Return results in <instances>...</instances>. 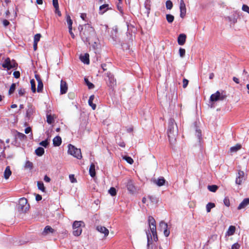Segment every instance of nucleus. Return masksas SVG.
Instances as JSON below:
<instances>
[{"mask_svg":"<svg viewBox=\"0 0 249 249\" xmlns=\"http://www.w3.org/2000/svg\"><path fill=\"white\" fill-rule=\"evenodd\" d=\"M85 226L82 221H75L72 225L73 234L74 236H79L82 231V227Z\"/></svg>","mask_w":249,"mask_h":249,"instance_id":"4","label":"nucleus"},{"mask_svg":"<svg viewBox=\"0 0 249 249\" xmlns=\"http://www.w3.org/2000/svg\"><path fill=\"white\" fill-rule=\"evenodd\" d=\"M30 83L31 85V89L33 92H35L36 91L35 81L34 79H32Z\"/></svg>","mask_w":249,"mask_h":249,"instance_id":"41","label":"nucleus"},{"mask_svg":"<svg viewBox=\"0 0 249 249\" xmlns=\"http://www.w3.org/2000/svg\"><path fill=\"white\" fill-rule=\"evenodd\" d=\"M33 163L32 162L30 161H27L25 164V168L29 169L30 170L32 169L33 168Z\"/></svg>","mask_w":249,"mask_h":249,"instance_id":"46","label":"nucleus"},{"mask_svg":"<svg viewBox=\"0 0 249 249\" xmlns=\"http://www.w3.org/2000/svg\"><path fill=\"white\" fill-rule=\"evenodd\" d=\"M180 17L184 18L186 15V9L185 4L183 0H180L179 4Z\"/></svg>","mask_w":249,"mask_h":249,"instance_id":"12","label":"nucleus"},{"mask_svg":"<svg viewBox=\"0 0 249 249\" xmlns=\"http://www.w3.org/2000/svg\"><path fill=\"white\" fill-rule=\"evenodd\" d=\"M13 75L16 78H18L20 77V72L19 71H15L14 72Z\"/></svg>","mask_w":249,"mask_h":249,"instance_id":"59","label":"nucleus"},{"mask_svg":"<svg viewBox=\"0 0 249 249\" xmlns=\"http://www.w3.org/2000/svg\"><path fill=\"white\" fill-rule=\"evenodd\" d=\"M69 178L71 183H74L76 182V179L74 178V176L73 175H70L69 176Z\"/></svg>","mask_w":249,"mask_h":249,"instance_id":"55","label":"nucleus"},{"mask_svg":"<svg viewBox=\"0 0 249 249\" xmlns=\"http://www.w3.org/2000/svg\"><path fill=\"white\" fill-rule=\"evenodd\" d=\"M94 35V29L88 25H85L84 28L81 27L80 31V35L82 40L86 43L90 44V38L92 35Z\"/></svg>","mask_w":249,"mask_h":249,"instance_id":"2","label":"nucleus"},{"mask_svg":"<svg viewBox=\"0 0 249 249\" xmlns=\"http://www.w3.org/2000/svg\"><path fill=\"white\" fill-rule=\"evenodd\" d=\"M55 231L53 229L51 226H46L42 232V234L43 235H46L48 234L49 233H53Z\"/></svg>","mask_w":249,"mask_h":249,"instance_id":"20","label":"nucleus"},{"mask_svg":"<svg viewBox=\"0 0 249 249\" xmlns=\"http://www.w3.org/2000/svg\"><path fill=\"white\" fill-rule=\"evenodd\" d=\"M69 32L70 34L71 37L72 38H74V37H75V36H74V34L73 33V32L72 31V28H69Z\"/></svg>","mask_w":249,"mask_h":249,"instance_id":"62","label":"nucleus"},{"mask_svg":"<svg viewBox=\"0 0 249 249\" xmlns=\"http://www.w3.org/2000/svg\"><path fill=\"white\" fill-rule=\"evenodd\" d=\"M25 93V89L20 88V89H18V94L19 96H23L24 95Z\"/></svg>","mask_w":249,"mask_h":249,"instance_id":"52","label":"nucleus"},{"mask_svg":"<svg viewBox=\"0 0 249 249\" xmlns=\"http://www.w3.org/2000/svg\"><path fill=\"white\" fill-rule=\"evenodd\" d=\"M43 84L42 81H39V82H38L37 91L38 92H42V91L43 90Z\"/></svg>","mask_w":249,"mask_h":249,"instance_id":"38","label":"nucleus"},{"mask_svg":"<svg viewBox=\"0 0 249 249\" xmlns=\"http://www.w3.org/2000/svg\"><path fill=\"white\" fill-rule=\"evenodd\" d=\"M42 196L40 195H36V199L37 201H40L42 199Z\"/></svg>","mask_w":249,"mask_h":249,"instance_id":"64","label":"nucleus"},{"mask_svg":"<svg viewBox=\"0 0 249 249\" xmlns=\"http://www.w3.org/2000/svg\"><path fill=\"white\" fill-rule=\"evenodd\" d=\"M17 65L16 63L14 61H11L10 58H6L2 64V66L4 68H6L7 70H10L12 68H15Z\"/></svg>","mask_w":249,"mask_h":249,"instance_id":"8","label":"nucleus"},{"mask_svg":"<svg viewBox=\"0 0 249 249\" xmlns=\"http://www.w3.org/2000/svg\"><path fill=\"white\" fill-rule=\"evenodd\" d=\"M123 159L125 160L127 162L130 164L133 163V160L130 157L125 156L123 157Z\"/></svg>","mask_w":249,"mask_h":249,"instance_id":"43","label":"nucleus"},{"mask_svg":"<svg viewBox=\"0 0 249 249\" xmlns=\"http://www.w3.org/2000/svg\"><path fill=\"white\" fill-rule=\"evenodd\" d=\"M2 23L4 26L6 27L10 24V22L7 20L4 19L2 21Z\"/></svg>","mask_w":249,"mask_h":249,"instance_id":"61","label":"nucleus"},{"mask_svg":"<svg viewBox=\"0 0 249 249\" xmlns=\"http://www.w3.org/2000/svg\"><path fill=\"white\" fill-rule=\"evenodd\" d=\"M35 112V107L32 105H28L26 109L25 118L26 120H30Z\"/></svg>","mask_w":249,"mask_h":249,"instance_id":"9","label":"nucleus"},{"mask_svg":"<svg viewBox=\"0 0 249 249\" xmlns=\"http://www.w3.org/2000/svg\"><path fill=\"white\" fill-rule=\"evenodd\" d=\"M41 35L40 34H37L34 36V42L37 43L39 41L40 37H41Z\"/></svg>","mask_w":249,"mask_h":249,"instance_id":"48","label":"nucleus"},{"mask_svg":"<svg viewBox=\"0 0 249 249\" xmlns=\"http://www.w3.org/2000/svg\"><path fill=\"white\" fill-rule=\"evenodd\" d=\"M68 153L77 159H81L82 157L81 149L71 144L68 145Z\"/></svg>","mask_w":249,"mask_h":249,"instance_id":"5","label":"nucleus"},{"mask_svg":"<svg viewBox=\"0 0 249 249\" xmlns=\"http://www.w3.org/2000/svg\"><path fill=\"white\" fill-rule=\"evenodd\" d=\"M37 186L38 189L41 190L43 192H45V188L44 186V184L42 181H37Z\"/></svg>","mask_w":249,"mask_h":249,"instance_id":"32","label":"nucleus"},{"mask_svg":"<svg viewBox=\"0 0 249 249\" xmlns=\"http://www.w3.org/2000/svg\"><path fill=\"white\" fill-rule=\"evenodd\" d=\"M186 36L184 34H180L178 37V43L179 45H183L186 41Z\"/></svg>","mask_w":249,"mask_h":249,"instance_id":"16","label":"nucleus"},{"mask_svg":"<svg viewBox=\"0 0 249 249\" xmlns=\"http://www.w3.org/2000/svg\"><path fill=\"white\" fill-rule=\"evenodd\" d=\"M48 144H49V142L48 141V140H47V139L44 141H42V142H41L39 143L40 145L43 146L44 147H47V146L48 145Z\"/></svg>","mask_w":249,"mask_h":249,"instance_id":"49","label":"nucleus"},{"mask_svg":"<svg viewBox=\"0 0 249 249\" xmlns=\"http://www.w3.org/2000/svg\"><path fill=\"white\" fill-rule=\"evenodd\" d=\"M94 99V95H91L89 99L88 103L89 106H90L93 110H95L96 108V105L93 103V101Z\"/></svg>","mask_w":249,"mask_h":249,"instance_id":"27","label":"nucleus"},{"mask_svg":"<svg viewBox=\"0 0 249 249\" xmlns=\"http://www.w3.org/2000/svg\"><path fill=\"white\" fill-rule=\"evenodd\" d=\"M53 4L54 8L59 7L58 0H53Z\"/></svg>","mask_w":249,"mask_h":249,"instance_id":"58","label":"nucleus"},{"mask_svg":"<svg viewBox=\"0 0 249 249\" xmlns=\"http://www.w3.org/2000/svg\"><path fill=\"white\" fill-rule=\"evenodd\" d=\"M249 205V198H246L240 203L238 206L237 209L241 210L245 208L246 206Z\"/></svg>","mask_w":249,"mask_h":249,"instance_id":"17","label":"nucleus"},{"mask_svg":"<svg viewBox=\"0 0 249 249\" xmlns=\"http://www.w3.org/2000/svg\"><path fill=\"white\" fill-rule=\"evenodd\" d=\"M146 234L147 239V249H152V247H150V244H151L152 242V234L149 230L146 231Z\"/></svg>","mask_w":249,"mask_h":249,"instance_id":"18","label":"nucleus"},{"mask_svg":"<svg viewBox=\"0 0 249 249\" xmlns=\"http://www.w3.org/2000/svg\"><path fill=\"white\" fill-rule=\"evenodd\" d=\"M188 83H189V81L187 79L184 78L183 79V87L184 88H186L188 84Z\"/></svg>","mask_w":249,"mask_h":249,"instance_id":"57","label":"nucleus"},{"mask_svg":"<svg viewBox=\"0 0 249 249\" xmlns=\"http://www.w3.org/2000/svg\"><path fill=\"white\" fill-rule=\"evenodd\" d=\"M68 90V86L66 82L61 80L60 83V93L64 94L66 93Z\"/></svg>","mask_w":249,"mask_h":249,"instance_id":"15","label":"nucleus"},{"mask_svg":"<svg viewBox=\"0 0 249 249\" xmlns=\"http://www.w3.org/2000/svg\"><path fill=\"white\" fill-rule=\"evenodd\" d=\"M235 231V227L233 226H230L227 232V234L229 236L233 235Z\"/></svg>","mask_w":249,"mask_h":249,"instance_id":"31","label":"nucleus"},{"mask_svg":"<svg viewBox=\"0 0 249 249\" xmlns=\"http://www.w3.org/2000/svg\"><path fill=\"white\" fill-rule=\"evenodd\" d=\"M16 87V84L15 83H13L9 90V94H11L14 93Z\"/></svg>","mask_w":249,"mask_h":249,"instance_id":"44","label":"nucleus"},{"mask_svg":"<svg viewBox=\"0 0 249 249\" xmlns=\"http://www.w3.org/2000/svg\"><path fill=\"white\" fill-rule=\"evenodd\" d=\"M66 19L68 25V28H72V21L71 18V17L69 15L66 16Z\"/></svg>","mask_w":249,"mask_h":249,"instance_id":"37","label":"nucleus"},{"mask_svg":"<svg viewBox=\"0 0 249 249\" xmlns=\"http://www.w3.org/2000/svg\"><path fill=\"white\" fill-rule=\"evenodd\" d=\"M126 186L128 190L131 193H134V192L135 191V188L134 185L133 184L132 181L131 180H129L128 181Z\"/></svg>","mask_w":249,"mask_h":249,"instance_id":"23","label":"nucleus"},{"mask_svg":"<svg viewBox=\"0 0 249 249\" xmlns=\"http://www.w3.org/2000/svg\"><path fill=\"white\" fill-rule=\"evenodd\" d=\"M95 167V166L94 164L93 163H91L89 169V175L92 178L94 177L96 175Z\"/></svg>","mask_w":249,"mask_h":249,"instance_id":"26","label":"nucleus"},{"mask_svg":"<svg viewBox=\"0 0 249 249\" xmlns=\"http://www.w3.org/2000/svg\"><path fill=\"white\" fill-rule=\"evenodd\" d=\"M80 60L84 64H89V54L85 53L84 55L80 56Z\"/></svg>","mask_w":249,"mask_h":249,"instance_id":"22","label":"nucleus"},{"mask_svg":"<svg viewBox=\"0 0 249 249\" xmlns=\"http://www.w3.org/2000/svg\"><path fill=\"white\" fill-rule=\"evenodd\" d=\"M26 138H27L26 136L25 135H24V134L19 132H17V134L16 135V139H18L20 141H23V140L26 139Z\"/></svg>","mask_w":249,"mask_h":249,"instance_id":"30","label":"nucleus"},{"mask_svg":"<svg viewBox=\"0 0 249 249\" xmlns=\"http://www.w3.org/2000/svg\"><path fill=\"white\" fill-rule=\"evenodd\" d=\"M243 81H249V74L248 72L245 70H244L243 71Z\"/></svg>","mask_w":249,"mask_h":249,"instance_id":"35","label":"nucleus"},{"mask_svg":"<svg viewBox=\"0 0 249 249\" xmlns=\"http://www.w3.org/2000/svg\"><path fill=\"white\" fill-rule=\"evenodd\" d=\"M12 174V172L10 169V166H8L6 167L4 172V178L5 179H7L9 178Z\"/></svg>","mask_w":249,"mask_h":249,"instance_id":"24","label":"nucleus"},{"mask_svg":"<svg viewBox=\"0 0 249 249\" xmlns=\"http://www.w3.org/2000/svg\"><path fill=\"white\" fill-rule=\"evenodd\" d=\"M84 81H85V83L86 84L87 86L88 87V88L89 89H93V88L94 87V85L92 83L90 82L89 81L88 78H84Z\"/></svg>","mask_w":249,"mask_h":249,"instance_id":"34","label":"nucleus"},{"mask_svg":"<svg viewBox=\"0 0 249 249\" xmlns=\"http://www.w3.org/2000/svg\"><path fill=\"white\" fill-rule=\"evenodd\" d=\"M44 180L46 182H49L51 181V178L47 175H45L44 178Z\"/></svg>","mask_w":249,"mask_h":249,"instance_id":"63","label":"nucleus"},{"mask_svg":"<svg viewBox=\"0 0 249 249\" xmlns=\"http://www.w3.org/2000/svg\"><path fill=\"white\" fill-rule=\"evenodd\" d=\"M225 19L232 24H235L237 22V18L234 15L227 17L225 18Z\"/></svg>","mask_w":249,"mask_h":249,"instance_id":"28","label":"nucleus"},{"mask_svg":"<svg viewBox=\"0 0 249 249\" xmlns=\"http://www.w3.org/2000/svg\"><path fill=\"white\" fill-rule=\"evenodd\" d=\"M173 7V3H172V2L170 0H167L166 1V7L167 9H171Z\"/></svg>","mask_w":249,"mask_h":249,"instance_id":"47","label":"nucleus"},{"mask_svg":"<svg viewBox=\"0 0 249 249\" xmlns=\"http://www.w3.org/2000/svg\"><path fill=\"white\" fill-rule=\"evenodd\" d=\"M107 77L106 79L107 83L110 88H114L116 85V81L114 79V75L110 72H107L106 73Z\"/></svg>","mask_w":249,"mask_h":249,"instance_id":"7","label":"nucleus"},{"mask_svg":"<svg viewBox=\"0 0 249 249\" xmlns=\"http://www.w3.org/2000/svg\"><path fill=\"white\" fill-rule=\"evenodd\" d=\"M148 198L153 203H157L158 202L157 198L154 196H149Z\"/></svg>","mask_w":249,"mask_h":249,"instance_id":"54","label":"nucleus"},{"mask_svg":"<svg viewBox=\"0 0 249 249\" xmlns=\"http://www.w3.org/2000/svg\"><path fill=\"white\" fill-rule=\"evenodd\" d=\"M241 145L237 144L234 146L231 147L230 151L231 152H235L241 148Z\"/></svg>","mask_w":249,"mask_h":249,"instance_id":"39","label":"nucleus"},{"mask_svg":"<svg viewBox=\"0 0 249 249\" xmlns=\"http://www.w3.org/2000/svg\"><path fill=\"white\" fill-rule=\"evenodd\" d=\"M240 247L238 243H235L231 246V249H238Z\"/></svg>","mask_w":249,"mask_h":249,"instance_id":"60","label":"nucleus"},{"mask_svg":"<svg viewBox=\"0 0 249 249\" xmlns=\"http://www.w3.org/2000/svg\"><path fill=\"white\" fill-rule=\"evenodd\" d=\"M109 10H112V7L108 4H103L99 7L98 13L100 15H103Z\"/></svg>","mask_w":249,"mask_h":249,"instance_id":"11","label":"nucleus"},{"mask_svg":"<svg viewBox=\"0 0 249 249\" xmlns=\"http://www.w3.org/2000/svg\"><path fill=\"white\" fill-rule=\"evenodd\" d=\"M44 152V149L42 147H39L35 150V153L38 156H42Z\"/></svg>","mask_w":249,"mask_h":249,"instance_id":"29","label":"nucleus"},{"mask_svg":"<svg viewBox=\"0 0 249 249\" xmlns=\"http://www.w3.org/2000/svg\"><path fill=\"white\" fill-rule=\"evenodd\" d=\"M166 19L167 21L171 23L173 22L174 19V17L171 14H167L166 16Z\"/></svg>","mask_w":249,"mask_h":249,"instance_id":"40","label":"nucleus"},{"mask_svg":"<svg viewBox=\"0 0 249 249\" xmlns=\"http://www.w3.org/2000/svg\"><path fill=\"white\" fill-rule=\"evenodd\" d=\"M178 129L174 119L170 118L168 122L167 134L169 142L173 143L176 142V137L178 135Z\"/></svg>","mask_w":249,"mask_h":249,"instance_id":"1","label":"nucleus"},{"mask_svg":"<svg viewBox=\"0 0 249 249\" xmlns=\"http://www.w3.org/2000/svg\"><path fill=\"white\" fill-rule=\"evenodd\" d=\"M242 9L243 11L249 14V7L247 5L243 4L242 7Z\"/></svg>","mask_w":249,"mask_h":249,"instance_id":"53","label":"nucleus"},{"mask_svg":"<svg viewBox=\"0 0 249 249\" xmlns=\"http://www.w3.org/2000/svg\"><path fill=\"white\" fill-rule=\"evenodd\" d=\"M215 207V204L213 203L209 202L206 205V211L208 213L211 211V209Z\"/></svg>","mask_w":249,"mask_h":249,"instance_id":"36","label":"nucleus"},{"mask_svg":"<svg viewBox=\"0 0 249 249\" xmlns=\"http://www.w3.org/2000/svg\"><path fill=\"white\" fill-rule=\"evenodd\" d=\"M53 146H59L62 143L61 138L59 136H57L53 139Z\"/></svg>","mask_w":249,"mask_h":249,"instance_id":"19","label":"nucleus"},{"mask_svg":"<svg viewBox=\"0 0 249 249\" xmlns=\"http://www.w3.org/2000/svg\"><path fill=\"white\" fill-rule=\"evenodd\" d=\"M208 189L212 192H215L218 189V186L216 185H208Z\"/></svg>","mask_w":249,"mask_h":249,"instance_id":"33","label":"nucleus"},{"mask_svg":"<svg viewBox=\"0 0 249 249\" xmlns=\"http://www.w3.org/2000/svg\"><path fill=\"white\" fill-rule=\"evenodd\" d=\"M108 193L111 196H115L116 195V190L114 187H111L108 190Z\"/></svg>","mask_w":249,"mask_h":249,"instance_id":"42","label":"nucleus"},{"mask_svg":"<svg viewBox=\"0 0 249 249\" xmlns=\"http://www.w3.org/2000/svg\"><path fill=\"white\" fill-rule=\"evenodd\" d=\"M224 203L225 206L229 207L230 205L229 199L228 198L225 197L224 199Z\"/></svg>","mask_w":249,"mask_h":249,"instance_id":"56","label":"nucleus"},{"mask_svg":"<svg viewBox=\"0 0 249 249\" xmlns=\"http://www.w3.org/2000/svg\"><path fill=\"white\" fill-rule=\"evenodd\" d=\"M196 135L198 138V141L200 142V140L201 139V132L200 130L196 129Z\"/></svg>","mask_w":249,"mask_h":249,"instance_id":"50","label":"nucleus"},{"mask_svg":"<svg viewBox=\"0 0 249 249\" xmlns=\"http://www.w3.org/2000/svg\"><path fill=\"white\" fill-rule=\"evenodd\" d=\"M53 122V118L50 114L47 115V122L49 124H52Z\"/></svg>","mask_w":249,"mask_h":249,"instance_id":"45","label":"nucleus"},{"mask_svg":"<svg viewBox=\"0 0 249 249\" xmlns=\"http://www.w3.org/2000/svg\"><path fill=\"white\" fill-rule=\"evenodd\" d=\"M165 181L166 180L163 177H160L158 178L157 180H155L154 182L158 186L160 187L164 185Z\"/></svg>","mask_w":249,"mask_h":249,"instance_id":"25","label":"nucleus"},{"mask_svg":"<svg viewBox=\"0 0 249 249\" xmlns=\"http://www.w3.org/2000/svg\"><path fill=\"white\" fill-rule=\"evenodd\" d=\"M220 92L217 91L215 93L211 95L210 97V101L211 102H216L219 100Z\"/></svg>","mask_w":249,"mask_h":249,"instance_id":"21","label":"nucleus"},{"mask_svg":"<svg viewBox=\"0 0 249 249\" xmlns=\"http://www.w3.org/2000/svg\"><path fill=\"white\" fill-rule=\"evenodd\" d=\"M167 224L164 221H162L160 223V230L161 231H163L164 234L166 237L168 236L170 234V231L167 229Z\"/></svg>","mask_w":249,"mask_h":249,"instance_id":"10","label":"nucleus"},{"mask_svg":"<svg viewBox=\"0 0 249 249\" xmlns=\"http://www.w3.org/2000/svg\"><path fill=\"white\" fill-rule=\"evenodd\" d=\"M244 176V172L241 170L239 171L238 173V175L235 180V183L238 185L241 184Z\"/></svg>","mask_w":249,"mask_h":249,"instance_id":"14","label":"nucleus"},{"mask_svg":"<svg viewBox=\"0 0 249 249\" xmlns=\"http://www.w3.org/2000/svg\"><path fill=\"white\" fill-rule=\"evenodd\" d=\"M29 208V204H28L27 200L24 197L20 198L18 201V209L19 211L25 213Z\"/></svg>","mask_w":249,"mask_h":249,"instance_id":"6","label":"nucleus"},{"mask_svg":"<svg viewBox=\"0 0 249 249\" xmlns=\"http://www.w3.org/2000/svg\"><path fill=\"white\" fill-rule=\"evenodd\" d=\"M148 221L150 231L153 236V239L154 241H157L158 240V235L156 231V221L151 216L148 217Z\"/></svg>","mask_w":249,"mask_h":249,"instance_id":"3","label":"nucleus"},{"mask_svg":"<svg viewBox=\"0 0 249 249\" xmlns=\"http://www.w3.org/2000/svg\"><path fill=\"white\" fill-rule=\"evenodd\" d=\"M96 230L99 232L104 234V237H106L109 234V231L105 227L98 226L96 227Z\"/></svg>","mask_w":249,"mask_h":249,"instance_id":"13","label":"nucleus"},{"mask_svg":"<svg viewBox=\"0 0 249 249\" xmlns=\"http://www.w3.org/2000/svg\"><path fill=\"white\" fill-rule=\"evenodd\" d=\"M179 54L181 57H183L185 54V50L184 49L180 48L179 49Z\"/></svg>","mask_w":249,"mask_h":249,"instance_id":"51","label":"nucleus"}]
</instances>
